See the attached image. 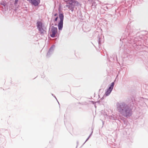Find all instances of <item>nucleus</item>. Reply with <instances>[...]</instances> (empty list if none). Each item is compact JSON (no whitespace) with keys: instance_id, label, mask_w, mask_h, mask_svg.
<instances>
[{"instance_id":"nucleus-2","label":"nucleus","mask_w":148,"mask_h":148,"mask_svg":"<svg viewBox=\"0 0 148 148\" xmlns=\"http://www.w3.org/2000/svg\"><path fill=\"white\" fill-rule=\"evenodd\" d=\"M37 27L41 35H43L46 32L47 28L40 21L37 23Z\"/></svg>"},{"instance_id":"nucleus-1","label":"nucleus","mask_w":148,"mask_h":148,"mask_svg":"<svg viewBox=\"0 0 148 148\" xmlns=\"http://www.w3.org/2000/svg\"><path fill=\"white\" fill-rule=\"evenodd\" d=\"M116 106L118 111L122 116L127 118L132 115L131 109L128 105L125 102L119 103Z\"/></svg>"},{"instance_id":"nucleus-10","label":"nucleus","mask_w":148,"mask_h":148,"mask_svg":"<svg viewBox=\"0 0 148 148\" xmlns=\"http://www.w3.org/2000/svg\"><path fill=\"white\" fill-rule=\"evenodd\" d=\"M115 117H114L113 115H112L109 116V118L112 120H114L115 119Z\"/></svg>"},{"instance_id":"nucleus-13","label":"nucleus","mask_w":148,"mask_h":148,"mask_svg":"<svg viewBox=\"0 0 148 148\" xmlns=\"http://www.w3.org/2000/svg\"><path fill=\"white\" fill-rule=\"evenodd\" d=\"M18 1V0H15V4H17Z\"/></svg>"},{"instance_id":"nucleus-8","label":"nucleus","mask_w":148,"mask_h":148,"mask_svg":"<svg viewBox=\"0 0 148 148\" xmlns=\"http://www.w3.org/2000/svg\"><path fill=\"white\" fill-rule=\"evenodd\" d=\"M55 48V46L54 45H53L50 48L47 54V57H49L50 56V55L53 53Z\"/></svg>"},{"instance_id":"nucleus-16","label":"nucleus","mask_w":148,"mask_h":148,"mask_svg":"<svg viewBox=\"0 0 148 148\" xmlns=\"http://www.w3.org/2000/svg\"><path fill=\"white\" fill-rule=\"evenodd\" d=\"M52 95H53V96H54V97L55 98L57 99H56V97L55 96H54L53 94H52Z\"/></svg>"},{"instance_id":"nucleus-14","label":"nucleus","mask_w":148,"mask_h":148,"mask_svg":"<svg viewBox=\"0 0 148 148\" xmlns=\"http://www.w3.org/2000/svg\"><path fill=\"white\" fill-rule=\"evenodd\" d=\"M58 16H57L56 18L55 19V21H57L58 20Z\"/></svg>"},{"instance_id":"nucleus-15","label":"nucleus","mask_w":148,"mask_h":148,"mask_svg":"<svg viewBox=\"0 0 148 148\" xmlns=\"http://www.w3.org/2000/svg\"><path fill=\"white\" fill-rule=\"evenodd\" d=\"M58 15L56 13L54 14V16H57Z\"/></svg>"},{"instance_id":"nucleus-6","label":"nucleus","mask_w":148,"mask_h":148,"mask_svg":"<svg viewBox=\"0 0 148 148\" xmlns=\"http://www.w3.org/2000/svg\"><path fill=\"white\" fill-rule=\"evenodd\" d=\"M114 85V82H112L110 86L109 87V88L107 89L106 92L105 94L106 96H108L110 95L113 89Z\"/></svg>"},{"instance_id":"nucleus-11","label":"nucleus","mask_w":148,"mask_h":148,"mask_svg":"<svg viewBox=\"0 0 148 148\" xmlns=\"http://www.w3.org/2000/svg\"><path fill=\"white\" fill-rule=\"evenodd\" d=\"M92 132H93V131H92V132H91V134L90 135V136H89L88 137V138H87V139H86V141L85 142V143L89 139V138H90V136L92 134Z\"/></svg>"},{"instance_id":"nucleus-12","label":"nucleus","mask_w":148,"mask_h":148,"mask_svg":"<svg viewBox=\"0 0 148 148\" xmlns=\"http://www.w3.org/2000/svg\"><path fill=\"white\" fill-rule=\"evenodd\" d=\"M101 41V39L99 38L98 40V42L99 45H100V44Z\"/></svg>"},{"instance_id":"nucleus-7","label":"nucleus","mask_w":148,"mask_h":148,"mask_svg":"<svg viewBox=\"0 0 148 148\" xmlns=\"http://www.w3.org/2000/svg\"><path fill=\"white\" fill-rule=\"evenodd\" d=\"M35 6L38 5L40 3V0H27Z\"/></svg>"},{"instance_id":"nucleus-9","label":"nucleus","mask_w":148,"mask_h":148,"mask_svg":"<svg viewBox=\"0 0 148 148\" xmlns=\"http://www.w3.org/2000/svg\"><path fill=\"white\" fill-rule=\"evenodd\" d=\"M74 5H66V6L72 12H73L74 9Z\"/></svg>"},{"instance_id":"nucleus-3","label":"nucleus","mask_w":148,"mask_h":148,"mask_svg":"<svg viewBox=\"0 0 148 148\" xmlns=\"http://www.w3.org/2000/svg\"><path fill=\"white\" fill-rule=\"evenodd\" d=\"M59 18L60 21L58 25V27L59 30H61L63 27V21L64 20V15L62 13L60 14Z\"/></svg>"},{"instance_id":"nucleus-5","label":"nucleus","mask_w":148,"mask_h":148,"mask_svg":"<svg viewBox=\"0 0 148 148\" xmlns=\"http://www.w3.org/2000/svg\"><path fill=\"white\" fill-rule=\"evenodd\" d=\"M64 1L69 5L78 6L79 5V3L75 0H64Z\"/></svg>"},{"instance_id":"nucleus-4","label":"nucleus","mask_w":148,"mask_h":148,"mask_svg":"<svg viewBox=\"0 0 148 148\" xmlns=\"http://www.w3.org/2000/svg\"><path fill=\"white\" fill-rule=\"evenodd\" d=\"M58 29L57 27L53 26L51 28V32H50V36L52 38L55 37L56 34L57 33Z\"/></svg>"}]
</instances>
